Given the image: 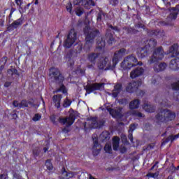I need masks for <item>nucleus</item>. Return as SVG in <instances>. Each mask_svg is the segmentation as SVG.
Returning <instances> with one entry per match:
<instances>
[{
    "label": "nucleus",
    "mask_w": 179,
    "mask_h": 179,
    "mask_svg": "<svg viewBox=\"0 0 179 179\" xmlns=\"http://www.w3.org/2000/svg\"><path fill=\"white\" fill-rule=\"evenodd\" d=\"M73 5H83L87 9H90V6H94V2L92 0H73Z\"/></svg>",
    "instance_id": "423d86ee"
},
{
    "label": "nucleus",
    "mask_w": 179,
    "mask_h": 179,
    "mask_svg": "<svg viewBox=\"0 0 179 179\" xmlns=\"http://www.w3.org/2000/svg\"><path fill=\"white\" fill-rule=\"evenodd\" d=\"M22 19H19V20L15 21L13 23H12L11 25L8 29V30H10V28L16 29V27H17V26H20V24H22Z\"/></svg>",
    "instance_id": "6ab92c4d"
},
{
    "label": "nucleus",
    "mask_w": 179,
    "mask_h": 179,
    "mask_svg": "<svg viewBox=\"0 0 179 179\" xmlns=\"http://www.w3.org/2000/svg\"><path fill=\"white\" fill-rule=\"evenodd\" d=\"M73 176H75V173L73 172H66V171H64L62 173V178L60 179H69V178H72V177H73Z\"/></svg>",
    "instance_id": "f3484780"
},
{
    "label": "nucleus",
    "mask_w": 179,
    "mask_h": 179,
    "mask_svg": "<svg viewBox=\"0 0 179 179\" xmlns=\"http://www.w3.org/2000/svg\"><path fill=\"white\" fill-rule=\"evenodd\" d=\"M84 33H85V34H86V29H85Z\"/></svg>",
    "instance_id": "e2e57ef3"
},
{
    "label": "nucleus",
    "mask_w": 179,
    "mask_h": 179,
    "mask_svg": "<svg viewBox=\"0 0 179 179\" xmlns=\"http://www.w3.org/2000/svg\"><path fill=\"white\" fill-rule=\"evenodd\" d=\"M157 118L162 122H169V121H172L176 118V114L170 110H163L161 113V116L158 115Z\"/></svg>",
    "instance_id": "f03ea898"
},
{
    "label": "nucleus",
    "mask_w": 179,
    "mask_h": 179,
    "mask_svg": "<svg viewBox=\"0 0 179 179\" xmlns=\"http://www.w3.org/2000/svg\"><path fill=\"white\" fill-rule=\"evenodd\" d=\"M43 150H44V152H47V150H48V148H44Z\"/></svg>",
    "instance_id": "6e6d98bb"
},
{
    "label": "nucleus",
    "mask_w": 179,
    "mask_h": 179,
    "mask_svg": "<svg viewBox=\"0 0 179 179\" xmlns=\"http://www.w3.org/2000/svg\"><path fill=\"white\" fill-rule=\"evenodd\" d=\"M120 152L121 153H125L127 152V148H125V147H122L120 148Z\"/></svg>",
    "instance_id": "a18cd8bd"
},
{
    "label": "nucleus",
    "mask_w": 179,
    "mask_h": 179,
    "mask_svg": "<svg viewBox=\"0 0 179 179\" xmlns=\"http://www.w3.org/2000/svg\"><path fill=\"white\" fill-rule=\"evenodd\" d=\"M135 65H142V63H138V60L134 56H130L124 60L121 66L124 69H131V66H135Z\"/></svg>",
    "instance_id": "f257e3e1"
},
{
    "label": "nucleus",
    "mask_w": 179,
    "mask_h": 179,
    "mask_svg": "<svg viewBox=\"0 0 179 179\" xmlns=\"http://www.w3.org/2000/svg\"><path fill=\"white\" fill-rule=\"evenodd\" d=\"M43 104H44V101L43 100Z\"/></svg>",
    "instance_id": "338daca9"
},
{
    "label": "nucleus",
    "mask_w": 179,
    "mask_h": 179,
    "mask_svg": "<svg viewBox=\"0 0 179 179\" xmlns=\"http://www.w3.org/2000/svg\"><path fill=\"white\" fill-rule=\"evenodd\" d=\"M8 73L11 75H15V73H17V70L13 69L8 71Z\"/></svg>",
    "instance_id": "c9c22d12"
},
{
    "label": "nucleus",
    "mask_w": 179,
    "mask_h": 179,
    "mask_svg": "<svg viewBox=\"0 0 179 179\" xmlns=\"http://www.w3.org/2000/svg\"><path fill=\"white\" fill-rule=\"evenodd\" d=\"M22 107H27V106L29 105V103H27V101L26 100H23L22 101H21V103H20Z\"/></svg>",
    "instance_id": "f704fd0d"
},
{
    "label": "nucleus",
    "mask_w": 179,
    "mask_h": 179,
    "mask_svg": "<svg viewBox=\"0 0 179 179\" xmlns=\"http://www.w3.org/2000/svg\"><path fill=\"white\" fill-rule=\"evenodd\" d=\"M106 106V110L110 113V115L113 117V118H118L121 116V109H118V110H115L114 109H111L108 106Z\"/></svg>",
    "instance_id": "9b49d317"
},
{
    "label": "nucleus",
    "mask_w": 179,
    "mask_h": 179,
    "mask_svg": "<svg viewBox=\"0 0 179 179\" xmlns=\"http://www.w3.org/2000/svg\"><path fill=\"white\" fill-rule=\"evenodd\" d=\"M108 133L107 132H103L102 134L101 135V136H103V135H108Z\"/></svg>",
    "instance_id": "864d4df0"
},
{
    "label": "nucleus",
    "mask_w": 179,
    "mask_h": 179,
    "mask_svg": "<svg viewBox=\"0 0 179 179\" xmlns=\"http://www.w3.org/2000/svg\"><path fill=\"white\" fill-rule=\"evenodd\" d=\"M10 85H11L10 82H6L4 84V86H5V87H9V86H10Z\"/></svg>",
    "instance_id": "09e8293b"
},
{
    "label": "nucleus",
    "mask_w": 179,
    "mask_h": 179,
    "mask_svg": "<svg viewBox=\"0 0 179 179\" xmlns=\"http://www.w3.org/2000/svg\"><path fill=\"white\" fill-rule=\"evenodd\" d=\"M104 45H106V42L104 41H101L100 43H98V47H99V48H103Z\"/></svg>",
    "instance_id": "58836bf2"
},
{
    "label": "nucleus",
    "mask_w": 179,
    "mask_h": 179,
    "mask_svg": "<svg viewBox=\"0 0 179 179\" xmlns=\"http://www.w3.org/2000/svg\"><path fill=\"white\" fill-rule=\"evenodd\" d=\"M96 58H97V55L96 54H92L90 56V61H94V59Z\"/></svg>",
    "instance_id": "e433bc0d"
},
{
    "label": "nucleus",
    "mask_w": 179,
    "mask_h": 179,
    "mask_svg": "<svg viewBox=\"0 0 179 179\" xmlns=\"http://www.w3.org/2000/svg\"><path fill=\"white\" fill-rule=\"evenodd\" d=\"M107 61H108V59L105 58L102 62L99 64L98 66L99 69H104V68L107 65Z\"/></svg>",
    "instance_id": "b1692460"
},
{
    "label": "nucleus",
    "mask_w": 179,
    "mask_h": 179,
    "mask_svg": "<svg viewBox=\"0 0 179 179\" xmlns=\"http://www.w3.org/2000/svg\"><path fill=\"white\" fill-rule=\"evenodd\" d=\"M71 101H69V99H66L65 100H64V103H63V106H64V107H69V106H71Z\"/></svg>",
    "instance_id": "7c9ffc66"
},
{
    "label": "nucleus",
    "mask_w": 179,
    "mask_h": 179,
    "mask_svg": "<svg viewBox=\"0 0 179 179\" xmlns=\"http://www.w3.org/2000/svg\"><path fill=\"white\" fill-rule=\"evenodd\" d=\"M164 57V52L162 48H157L153 52L152 57L150 60V64H153V62H156V61H159V59H163Z\"/></svg>",
    "instance_id": "39448f33"
},
{
    "label": "nucleus",
    "mask_w": 179,
    "mask_h": 179,
    "mask_svg": "<svg viewBox=\"0 0 179 179\" xmlns=\"http://www.w3.org/2000/svg\"><path fill=\"white\" fill-rule=\"evenodd\" d=\"M61 99H62L61 95H55L53 96V102L55 103V106L57 108H59L61 106Z\"/></svg>",
    "instance_id": "dca6fc26"
},
{
    "label": "nucleus",
    "mask_w": 179,
    "mask_h": 179,
    "mask_svg": "<svg viewBox=\"0 0 179 179\" xmlns=\"http://www.w3.org/2000/svg\"><path fill=\"white\" fill-rule=\"evenodd\" d=\"M121 92V85L117 84L115 86L114 92L112 94L113 97H117L118 93Z\"/></svg>",
    "instance_id": "412c9836"
},
{
    "label": "nucleus",
    "mask_w": 179,
    "mask_h": 179,
    "mask_svg": "<svg viewBox=\"0 0 179 179\" xmlns=\"http://www.w3.org/2000/svg\"><path fill=\"white\" fill-rule=\"evenodd\" d=\"M143 109L147 111V113H153V110H152V106L150 105H145Z\"/></svg>",
    "instance_id": "a878e982"
},
{
    "label": "nucleus",
    "mask_w": 179,
    "mask_h": 179,
    "mask_svg": "<svg viewBox=\"0 0 179 179\" xmlns=\"http://www.w3.org/2000/svg\"><path fill=\"white\" fill-rule=\"evenodd\" d=\"M104 150L106 153H111L113 149L111 148V144L107 143L104 147Z\"/></svg>",
    "instance_id": "393cba45"
},
{
    "label": "nucleus",
    "mask_w": 179,
    "mask_h": 179,
    "mask_svg": "<svg viewBox=\"0 0 179 179\" xmlns=\"http://www.w3.org/2000/svg\"><path fill=\"white\" fill-rule=\"evenodd\" d=\"M125 54H127L125 49H121L118 52H116L113 59V65L109 66L108 69H114L117 64H118L120 58H121L122 55H125Z\"/></svg>",
    "instance_id": "20e7f679"
},
{
    "label": "nucleus",
    "mask_w": 179,
    "mask_h": 179,
    "mask_svg": "<svg viewBox=\"0 0 179 179\" xmlns=\"http://www.w3.org/2000/svg\"><path fill=\"white\" fill-rule=\"evenodd\" d=\"M122 141L123 142V143H125L127 142V136H122Z\"/></svg>",
    "instance_id": "49530a36"
},
{
    "label": "nucleus",
    "mask_w": 179,
    "mask_h": 179,
    "mask_svg": "<svg viewBox=\"0 0 179 179\" xmlns=\"http://www.w3.org/2000/svg\"><path fill=\"white\" fill-rule=\"evenodd\" d=\"M101 89H104L103 83L92 84L86 87V90L88 94L91 93V92H93V90H101Z\"/></svg>",
    "instance_id": "0eeeda50"
},
{
    "label": "nucleus",
    "mask_w": 179,
    "mask_h": 179,
    "mask_svg": "<svg viewBox=\"0 0 179 179\" xmlns=\"http://www.w3.org/2000/svg\"><path fill=\"white\" fill-rule=\"evenodd\" d=\"M178 169H179V166H178Z\"/></svg>",
    "instance_id": "774afa93"
},
{
    "label": "nucleus",
    "mask_w": 179,
    "mask_h": 179,
    "mask_svg": "<svg viewBox=\"0 0 179 179\" xmlns=\"http://www.w3.org/2000/svg\"><path fill=\"white\" fill-rule=\"evenodd\" d=\"M90 35L87 34L86 35V41H87V44H89L90 43H91L92 41L90 40Z\"/></svg>",
    "instance_id": "79ce46f5"
},
{
    "label": "nucleus",
    "mask_w": 179,
    "mask_h": 179,
    "mask_svg": "<svg viewBox=\"0 0 179 179\" xmlns=\"http://www.w3.org/2000/svg\"><path fill=\"white\" fill-rule=\"evenodd\" d=\"M77 40L78 37L76 36V32L74 29H71L68 35L64 46L66 47V48H69L73 45V43H75Z\"/></svg>",
    "instance_id": "7ed1b4c3"
},
{
    "label": "nucleus",
    "mask_w": 179,
    "mask_h": 179,
    "mask_svg": "<svg viewBox=\"0 0 179 179\" xmlns=\"http://www.w3.org/2000/svg\"><path fill=\"white\" fill-rule=\"evenodd\" d=\"M93 128H97V126H96V122L94 123V125L92 126Z\"/></svg>",
    "instance_id": "5fc2aeb1"
},
{
    "label": "nucleus",
    "mask_w": 179,
    "mask_h": 179,
    "mask_svg": "<svg viewBox=\"0 0 179 179\" xmlns=\"http://www.w3.org/2000/svg\"><path fill=\"white\" fill-rule=\"evenodd\" d=\"M142 73H143V70L142 68L138 67L131 72L130 76L132 79H134V78H137V76H141Z\"/></svg>",
    "instance_id": "ddd939ff"
},
{
    "label": "nucleus",
    "mask_w": 179,
    "mask_h": 179,
    "mask_svg": "<svg viewBox=\"0 0 179 179\" xmlns=\"http://www.w3.org/2000/svg\"><path fill=\"white\" fill-rule=\"evenodd\" d=\"M118 145H120V138L115 136L113 138V150H118Z\"/></svg>",
    "instance_id": "4be33fe9"
},
{
    "label": "nucleus",
    "mask_w": 179,
    "mask_h": 179,
    "mask_svg": "<svg viewBox=\"0 0 179 179\" xmlns=\"http://www.w3.org/2000/svg\"><path fill=\"white\" fill-rule=\"evenodd\" d=\"M57 92H62L64 94H66L67 93L66 88H65V86L62 85L60 87V89Z\"/></svg>",
    "instance_id": "c756f323"
},
{
    "label": "nucleus",
    "mask_w": 179,
    "mask_h": 179,
    "mask_svg": "<svg viewBox=\"0 0 179 179\" xmlns=\"http://www.w3.org/2000/svg\"><path fill=\"white\" fill-rule=\"evenodd\" d=\"M83 14V9H82L80 7L76 9V15H77V16H82Z\"/></svg>",
    "instance_id": "bb28decb"
},
{
    "label": "nucleus",
    "mask_w": 179,
    "mask_h": 179,
    "mask_svg": "<svg viewBox=\"0 0 179 179\" xmlns=\"http://www.w3.org/2000/svg\"><path fill=\"white\" fill-rule=\"evenodd\" d=\"M138 107H139L138 100H134L131 101L129 104V108H131V110H134V108H138Z\"/></svg>",
    "instance_id": "5701e85b"
},
{
    "label": "nucleus",
    "mask_w": 179,
    "mask_h": 179,
    "mask_svg": "<svg viewBox=\"0 0 179 179\" xmlns=\"http://www.w3.org/2000/svg\"><path fill=\"white\" fill-rule=\"evenodd\" d=\"M134 89H138V83H131L129 84L128 87H127V92H131L134 90Z\"/></svg>",
    "instance_id": "aec40b11"
},
{
    "label": "nucleus",
    "mask_w": 179,
    "mask_h": 179,
    "mask_svg": "<svg viewBox=\"0 0 179 179\" xmlns=\"http://www.w3.org/2000/svg\"><path fill=\"white\" fill-rule=\"evenodd\" d=\"M179 10L177 8H172L170 10L169 19L171 20H176L177 19V15H178Z\"/></svg>",
    "instance_id": "2eb2a0df"
},
{
    "label": "nucleus",
    "mask_w": 179,
    "mask_h": 179,
    "mask_svg": "<svg viewBox=\"0 0 179 179\" xmlns=\"http://www.w3.org/2000/svg\"><path fill=\"white\" fill-rule=\"evenodd\" d=\"M14 115V117H16V115L15 114V115Z\"/></svg>",
    "instance_id": "69168bd1"
},
{
    "label": "nucleus",
    "mask_w": 179,
    "mask_h": 179,
    "mask_svg": "<svg viewBox=\"0 0 179 179\" xmlns=\"http://www.w3.org/2000/svg\"><path fill=\"white\" fill-rule=\"evenodd\" d=\"M166 67H167V64H166L165 63H162L159 65H157L155 67V72H160V71H164Z\"/></svg>",
    "instance_id": "a211bd4d"
},
{
    "label": "nucleus",
    "mask_w": 179,
    "mask_h": 179,
    "mask_svg": "<svg viewBox=\"0 0 179 179\" xmlns=\"http://www.w3.org/2000/svg\"><path fill=\"white\" fill-rule=\"evenodd\" d=\"M172 89H173V90H179V81L172 84Z\"/></svg>",
    "instance_id": "c85d7f7f"
},
{
    "label": "nucleus",
    "mask_w": 179,
    "mask_h": 179,
    "mask_svg": "<svg viewBox=\"0 0 179 179\" xmlns=\"http://www.w3.org/2000/svg\"><path fill=\"white\" fill-rule=\"evenodd\" d=\"M110 3L112 5H117V3H118V0H112Z\"/></svg>",
    "instance_id": "de8ad7c7"
},
{
    "label": "nucleus",
    "mask_w": 179,
    "mask_h": 179,
    "mask_svg": "<svg viewBox=\"0 0 179 179\" xmlns=\"http://www.w3.org/2000/svg\"><path fill=\"white\" fill-rule=\"evenodd\" d=\"M37 3H38V2L37 1V0H36L35 4L37 5Z\"/></svg>",
    "instance_id": "13d9d810"
},
{
    "label": "nucleus",
    "mask_w": 179,
    "mask_h": 179,
    "mask_svg": "<svg viewBox=\"0 0 179 179\" xmlns=\"http://www.w3.org/2000/svg\"><path fill=\"white\" fill-rule=\"evenodd\" d=\"M45 166H46L48 170H52V169H53L52 164L51 163V161H50V160L46 161Z\"/></svg>",
    "instance_id": "cd10ccee"
},
{
    "label": "nucleus",
    "mask_w": 179,
    "mask_h": 179,
    "mask_svg": "<svg viewBox=\"0 0 179 179\" xmlns=\"http://www.w3.org/2000/svg\"><path fill=\"white\" fill-rule=\"evenodd\" d=\"M15 2L17 5H20V3H22V1L20 0H15Z\"/></svg>",
    "instance_id": "8fccbe9b"
},
{
    "label": "nucleus",
    "mask_w": 179,
    "mask_h": 179,
    "mask_svg": "<svg viewBox=\"0 0 179 179\" xmlns=\"http://www.w3.org/2000/svg\"><path fill=\"white\" fill-rule=\"evenodd\" d=\"M135 128H136L135 124H132L131 126H130V129L129 130V132H133V131H135Z\"/></svg>",
    "instance_id": "a19ab883"
},
{
    "label": "nucleus",
    "mask_w": 179,
    "mask_h": 179,
    "mask_svg": "<svg viewBox=\"0 0 179 179\" xmlns=\"http://www.w3.org/2000/svg\"><path fill=\"white\" fill-rule=\"evenodd\" d=\"M101 15H99V16H98V18H97V20H98V21H99L100 19H101Z\"/></svg>",
    "instance_id": "4d7b16f0"
},
{
    "label": "nucleus",
    "mask_w": 179,
    "mask_h": 179,
    "mask_svg": "<svg viewBox=\"0 0 179 179\" xmlns=\"http://www.w3.org/2000/svg\"><path fill=\"white\" fill-rule=\"evenodd\" d=\"M153 169H155V166H152V170H153Z\"/></svg>",
    "instance_id": "0e129e2a"
},
{
    "label": "nucleus",
    "mask_w": 179,
    "mask_h": 179,
    "mask_svg": "<svg viewBox=\"0 0 179 179\" xmlns=\"http://www.w3.org/2000/svg\"><path fill=\"white\" fill-rule=\"evenodd\" d=\"M170 139H171L172 141H174L175 139H177V138H179V134L176 135V136H171Z\"/></svg>",
    "instance_id": "c03bdc74"
},
{
    "label": "nucleus",
    "mask_w": 179,
    "mask_h": 179,
    "mask_svg": "<svg viewBox=\"0 0 179 179\" xmlns=\"http://www.w3.org/2000/svg\"><path fill=\"white\" fill-rule=\"evenodd\" d=\"M41 119V115L39 114H36L33 117V121H39Z\"/></svg>",
    "instance_id": "72a5a7b5"
},
{
    "label": "nucleus",
    "mask_w": 179,
    "mask_h": 179,
    "mask_svg": "<svg viewBox=\"0 0 179 179\" xmlns=\"http://www.w3.org/2000/svg\"><path fill=\"white\" fill-rule=\"evenodd\" d=\"M2 177H3V175L0 176V179H2Z\"/></svg>",
    "instance_id": "bf43d9fd"
},
{
    "label": "nucleus",
    "mask_w": 179,
    "mask_h": 179,
    "mask_svg": "<svg viewBox=\"0 0 179 179\" xmlns=\"http://www.w3.org/2000/svg\"><path fill=\"white\" fill-rule=\"evenodd\" d=\"M92 121H96V118H92Z\"/></svg>",
    "instance_id": "052dcab7"
},
{
    "label": "nucleus",
    "mask_w": 179,
    "mask_h": 179,
    "mask_svg": "<svg viewBox=\"0 0 179 179\" xmlns=\"http://www.w3.org/2000/svg\"><path fill=\"white\" fill-rule=\"evenodd\" d=\"M94 146L92 148V152L94 156H97L100 153V150H101V147L99 145V141L97 138H93Z\"/></svg>",
    "instance_id": "9d476101"
},
{
    "label": "nucleus",
    "mask_w": 179,
    "mask_h": 179,
    "mask_svg": "<svg viewBox=\"0 0 179 179\" xmlns=\"http://www.w3.org/2000/svg\"><path fill=\"white\" fill-rule=\"evenodd\" d=\"M167 54H171V57H174V55H179V46L178 45L176 44L171 47L169 51Z\"/></svg>",
    "instance_id": "f8f14e48"
},
{
    "label": "nucleus",
    "mask_w": 179,
    "mask_h": 179,
    "mask_svg": "<svg viewBox=\"0 0 179 179\" xmlns=\"http://www.w3.org/2000/svg\"><path fill=\"white\" fill-rule=\"evenodd\" d=\"M159 176V173L156 172L155 173H150L147 175V177H151L152 178H156Z\"/></svg>",
    "instance_id": "473e14b6"
},
{
    "label": "nucleus",
    "mask_w": 179,
    "mask_h": 179,
    "mask_svg": "<svg viewBox=\"0 0 179 179\" xmlns=\"http://www.w3.org/2000/svg\"><path fill=\"white\" fill-rule=\"evenodd\" d=\"M50 72L52 73V76H54L57 82L64 81V77L62 76V75H61L59 70H58L57 69H52L50 70Z\"/></svg>",
    "instance_id": "6e6552de"
},
{
    "label": "nucleus",
    "mask_w": 179,
    "mask_h": 179,
    "mask_svg": "<svg viewBox=\"0 0 179 179\" xmlns=\"http://www.w3.org/2000/svg\"><path fill=\"white\" fill-rule=\"evenodd\" d=\"M129 139H130L131 142H132V134L129 135Z\"/></svg>",
    "instance_id": "3c124183"
},
{
    "label": "nucleus",
    "mask_w": 179,
    "mask_h": 179,
    "mask_svg": "<svg viewBox=\"0 0 179 179\" xmlns=\"http://www.w3.org/2000/svg\"><path fill=\"white\" fill-rule=\"evenodd\" d=\"M169 68H171V69H173L174 71H176V69H179V57L170 62Z\"/></svg>",
    "instance_id": "4468645a"
},
{
    "label": "nucleus",
    "mask_w": 179,
    "mask_h": 179,
    "mask_svg": "<svg viewBox=\"0 0 179 179\" xmlns=\"http://www.w3.org/2000/svg\"><path fill=\"white\" fill-rule=\"evenodd\" d=\"M66 8L67 11L69 12V13H72V3H67Z\"/></svg>",
    "instance_id": "2f4dec72"
},
{
    "label": "nucleus",
    "mask_w": 179,
    "mask_h": 179,
    "mask_svg": "<svg viewBox=\"0 0 179 179\" xmlns=\"http://www.w3.org/2000/svg\"><path fill=\"white\" fill-rule=\"evenodd\" d=\"M145 52V50H141V53H138V56L139 57V58H143V57H145V55H143V53Z\"/></svg>",
    "instance_id": "37998d69"
},
{
    "label": "nucleus",
    "mask_w": 179,
    "mask_h": 179,
    "mask_svg": "<svg viewBox=\"0 0 179 179\" xmlns=\"http://www.w3.org/2000/svg\"><path fill=\"white\" fill-rule=\"evenodd\" d=\"M90 179H94L93 177L90 176Z\"/></svg>",
    "instance_id": "680f3d73"
},
{
    "label": "nucleus",
    "mask_w": 179,
    "mask_h": 179,
    "mask_svg": "<svg viewBox=\"0 0 179 179\" xmlns=\"http://www.w3.org/2000/svg\"><path fill=\"white\" fill-rule=\"evenodd\" d=\"M13 105L14 106V107H19L20 108H22V106H20V103H19V102L17 101H15L13 103Z\"/></svg>",
    "instance_id": "4c0bfd02"
},
{
    "label": "nucleus",
    "mask_w": 179,
    "mask_h": 179,
    "mask_svg": "<svg viewBox=\"0 0 179 179\" xmlns=\"http://www.w3.org/2000/svg\"><path fill=\"white\" fill-rule=\"evenodd\" d=\"M61 124H65L68 127L72 125L73 122H75V116L73 115H70V116L68 118L65 119H60Z\"/></svg>",
    "instance_id": "1a4fd4ad"
},
{
    "label": "nucleus",
    "mask_w": 179,
    "mask_h": 179,
    "mask_svg": "<svg viewBox=\"0 0 179 179\" xmlns=\"http://www.w3.org/2000/svg\"><path fill=\"white\" fill-rule=\"evenodd\" d=\"M137 117H143V115H142V113H137Z\"/></svg>",
    "instance_id": "603ef678"
},
{
    "label": "nucleus",
    "mask_w": 179,
    "mask_h": 179,
    "mask_svg": "<svg viewBox=\"0 0 179 179\" xmlns=\"http://www.w3.org/2000/svg\"><path fill=\"white\" fill-rule=\"evenodd\" d=\"M148 44L150 47H152V45H156V41L150 40L148 41Z\"/></svg>",
    "instance_id": "ea45409f"
}]
</instances>
